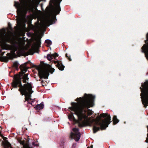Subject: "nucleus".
<instances>
[{
	"label": "nucleus",
	"instance_id": "f257e3e1",
	"mask_svg": "<svg viewBox=\"0 0 148 148\" xmlns=\"http://www.w3.org/2000/svg\"><path fill=\"white\" fill-rule=\"evenodd\" d=\"M94 96L91 95L85 94L82 97L77 98L76 100L77 103H72V106L69 108L73 111L78 116L79 121H82L81 123L79 124V127H82L89 125L94 123L93 127L94 133H95L100 129L99 127L96 125L100 126L101 130H105L108 127L110 123V116L107 114H102L97 117L95 119L93 117L88 118V116L93 114L91 110L88 109L87 111L83 109L84 108H88L93 106Z\"/></svg>",
	"mask_w": 148,
	"mask_h": 148
},
{
	"label": "nucleus",
	"instance_id": "f03ea898",
	"mask_svg": "<svg viewBox=\"0 0 148 148\" xmlns=\"http://www.w3.org/2000/svg\"><path fill=\"white\" fill-rule=\"evenodd\" d=\"M5 33L4 30H0V44L3 49L11 50L10 53L7 54L8 59L12 60L17 56L23 55L27 46V45L26 47L24 46L25 41L24 38H20L18 39V46L15 45H8L6 44V42L12 43V40L11 38L12 33L9 31H8L6 34Z\"/></svg>",
	"mask_w": 148,
	"mask_h": 148
},
{
	"label": "nucleus",
	"instance_id": "7ed1b4c3",
	"mask_svg": "<svg viewBox=\"0 0 148 148\" xmlns=\"http://www.w3.org/2000/svg\"><path fill=\"white\" fill-rule=\"evenodd\" d=\"M21 71L18 74L15 75L13 81L12 82V86L13 88H19L18 90L22 95H25V101L32 105V103L35 101L31 98L32 94L33 92L32 90L33 86L31 83H27L22 86L21 80L23 75L25 74L26 72L27 68L24 65H21L20 66Z\"/></svg>",
	"mask_w": 148,
	"mask_h": 148
},
{
	"label": "nucleus",
	"instance_id": "20e7f679",
	"mask_svg": "<svg viewBox=\"0 0 148 148\" xmlns=\"http://www.w3.org/2000/svg\"><path fill=\"white\" fill-rule=\"evenodd\" d=\"M55 19V16H53L51 18L49 16L45 18L42 21L40 24H38L34 26L32 25H28V28L29 29L34 31L36 34L42 32V28L46 26H49L52 24Z\"/></svg>",
	"mask_w": 148,
	"mask_h": 148
},
{
	"label": "nucleus",
	"instance_id": "39448f33",
	"mask_svg": "<svg viewBox=\"0 0 148 148\" xmlns=\"http://www.w3.org/2000/svg\"><path fill=\"white\" fill-rule=\"evenodd\" d=\"M41 37L38 35L37 36L32 37L31 39V41H35V42L32 45L31 48L27 52L29 55H33L35 52H37L40 47Z\"/></svg>",
	"mask_w": 148,
	"mask_h": 148
},
{
	"label": "nucleus",
	"instance_id": "423d86ee",
	"mask_svg": "<svg viewBox=\"0 0 148 148\" xmlns=\"http://www.w3.org/2000/svg\"><path fill=\"white\" fill-rule=\"evenodd\" d=\"M54 71V69L52 68L50 65H45L39 69V76L40 79L47 78L49 76V72L52 73Z\"/></svg>",
	"mask_w": 148,
	"mask_h": 148
},
{
	"label": "nucleus",
	"instance_id": "0eeeda50",
	"mask_svg": "<svg viewBox=\"0 0 148 148\" xmlns=\"http://www.w3.org/2000/svg\"><path fill=\"white\" fill-rule=\"evenodd\" d=\"M73 131L74 133L71 132L70 134V137L72 139H74L76 141H78L81 136V134L79 132V130L78 128H73Z\"/></svg>",
	"mask_w": 148,
	"mask_h": 148
},
{
	"label": "nucleus",
	"instance_id": "6e6552de",
	"mask_svg": "<svg viewBox=\"0 0 148 148\" xmlns=\"http://www.w3.org/2000/svg\"><path fill=\"white\" fill-rule=\"evenodd\" d=\"M54 63L56 64V66L60 70L62 71L64 68V66L62 65L60 61H54Z\"/></svg>",
	"mask_w": 148,
	"mask_h": 148
},
{
	"label": "nucleus",
	"instance_id": "1a4fd4ad",
	"mask_svg": "<svg viewBox=\"0 0 148 148\" xmlns=\"http://www.w3.org/2000/svg\"><path fill=\"white\" fill-rule=\"evenodd\" d=\"M58 56V54L55 53L53 54H48L47 56V58L48 60L51 61L52 59H56Z\"/></svg>",
	"mask_w": 148,
	"mask_h": 148
},
{
	"label": "nucleus",
	"instance_id": "9d476101",
	"mask_svg": "<svg viewBox=\"0 0 148 148\" xmlns=\"http://www.w3.org/2000/svg\"><path fill=\"white\" fill-rule=\"evenodd\" d=\"M68 117L70 120L71 121H73L75 122L76 123H78V126H79V123H81L82 121H79V118H78V121L75 119L74 117L73 116V115L72 114H70L69 116Z\"/></svg>",
	"mask_w": 148,
	"mask_h": 148
},
{
	"label": "nucleus",
	"instance_id": "9b49d317",
	"mask_svg": "<svg viewBox=\"0 0 148 148\" xmlns=\"http://www.w3.org/2000/svg\"><path fill=\"white\" fill-rule=\"evenodd\" d=\"M144 98L142 99V102L144 105L148 104V94H145Z\"/></svg>",
	"mask_w": 148,
	"mask_h": 148
},
{
	"label": "nucleus",
	"instance_id": "f8f14e48",
	"mask_svg": "<svg viewBox=\"0 0 148 148\" xmlns=\"http://www.w3.org/2000/svg\"><path fill=\"white\" fill-rule=\"evenodd\" d=\"M22 79L23 82L24 83H26L28 81L29 78L28 77V74H25L23 75Z\"/></svg>",
	"mask_w": 148,
	"mask_h": 148
},
{
	"label": "nucleus",
	"instance_id": "ddd939ff",
	"mask_svg": "<svg viewBox=\"0 0 148 148\" xmlns=\"http://www.w3.org/2000/svg\"><path fill=\"white\" fill-rule=\"evenodd\" d=\"M44 108V105L42 103L40 104H37L36 106L34 108L35 109L37 110H40L43 108Z\"/></svg>",
	"mask_w": 148,
	"mask_h": 148
},
{
	"label": "nucleus",
	"instance_id": "4468645a",
	"mask_svg": "<svg viewBox=\"0 0 148 148\" xmlns=\"http://www.w3.org/2000/svg\"><path fill=\"white\" fill-rule=\"evenodd\" d=\"M145 46H143L142 47V51L145 53V56L147 58L148 60V50H144V48Z\"/></svg>",
	"mask_w": 148,
	"mask_h": 148
},
{
	"label": "nucleus",
	"instance_id": "2eb2a0df",
	"mask_svg": "<svg viewBox=\"0 0 148 148\" xmlns=\"http://www.w3.org/2000/svg\"><path fill=\"white\" fill-rule=\"evenodd\" d=\"M3 144L5 148H8L10 146V144L7 141H5L3 142Z\"/></svg>",
	"mask_w": 148,
	"mask_h": 148
},
{
	"label": "nucleus",
	"instance_id": "dca6fc26",
	"mask_svg": "<svg viewBox=\"0 0 148 148\" xmlns=\"http://www.w3.org/2000/svg\"><path fill=\"white\" fill-rule=\"evenodd\" d=\"M113 121L114 124H116L118 123L119 121L117 119L116 116H114L113 117Z\"/></svg>",
	"mask_w": 148,
	"mask_h": 148
},
{
	"label": "nucleus",
	"instance_id": "f3484780",
	"mask_svg": "<svg viewBox=\"0 0 148 148\" xmlns=\"http://www.w3.org/2000/svg\"><path fill=\"white\" fill-rule=\"evenodd\" d=\"M8 58L7 57H2L1 59V60L2 61L4 62H7L8 60Z\"/></svg>",
	"mask_w": 148,
	"mask_h": 148
},
{
	"label": "nucleus",
	"instance_id": "a211bd4d",
	"mask_svg": "<svg viewBox=\"0 0 148 148\" xmlns=\"http://www.w3.org/2000/svg\"><path fill=\"white\" fill-rule=\"evenodd\" d=\"M45 42L47 44V46H49L52 44L51 41L49 40H46L45 41Z\"/></svg>",
	"mask_w": 148,
	"mask_h": 148
},
{
	"label": "nucleus",
	"instance_id": "6ab92c4d",
	"mask_svg": "<svg viewBox=\"0 0 148 148\" xmlns=\"http://www.w3.org/2000/svg\"><path fill=\"white\" fill-rule=\"evenodd\" d=\"M13 66L16 68L18 67V64L17 62H16L13 63Z\"/></svg>",
	"mask_w": 148,
	"mask_h": 148
},
{
	"label": "nucleus",
	"instance_id": "aec40b11",
	"mask_svg": "<svg viewBox=\"0 0 148 148\" xmlns=\"http://www.w3.org/2000/svg\"><path fill=\"white\" fill-rule=\"evenodd\" d=\"M66 57L68 59H69V61H71V59L70 58V56H68V55L66 54Z\"/></svg>",
	"mask_w": 148,
	"mask_h": 148
},
{
	"label": "nucleus",
	"instance_id": "412c9836",
	"mask_svg": "<svg viewBox=\"0 0 148 148\" xmlns=\"http://www.w3.org/2000/svg\"><path fill=\"white\" fill-rule=\"evenodd\" d=\"M76 146V144L75 143H73V145L72 147L74 148H75Z\"/></svg>",
	"mask_w": 148,
	"mask_h": 148
},
{
	"label": "nucleus",
	"instance_id": "4be33fe9",
	"mask_svg": "<svg viewBox=\"0 0 148 148\" xmlns=\"http://www.w3.org/2000/svg\"><path fill=\"white\" fill-rule=\"evenodd\" d=\"M4 53V52H3V53H1V56H2L3 54Z\"/></svg>",
	"mask_w": 148,
	"mask_h": 148
},
{
	"label": "nucleus",
	"instance_id": "5701e85b",
	"mask_svg": "<svg viewBox=\"0 0 148 148\" xmlns=\"http://www.w3.org/2000/svg\"><path fill=\"white\" fill-rule=\"evenodd\" d=\"M1 127H0V132H1Z\"/></svg>",
	"mask_w": 148,
	"mask_h": 148
},
{
	"label": "nucleus",
	"instance_id": "b1692460",
	"mask_svg": "<svg viewBox=\"0 0 148 148\" xmlns=\"http://www.w3.org/2000/svg\"><path fill=\"white\" fill-rule=\"evenodd\" d=\"M1 50L0 49V53H1Z\"/></svg>",
	"mask_w": 148,
	"mask_h": 148
},
{
	"label": "nucleus",
	"instance_id": "393cba45",
	"mask_svg": "<svg viewBox=\"0 0 148 148\" xmlns=\"http://www.w3.org/2000/svg\"><path fill=\"white\" fill-rule=\"evenodd\" d=\"M87 148H89L88 147Z\"/></svg>",
	"mask_w": 148,
	"mask_h": 148
}]
</instances>
